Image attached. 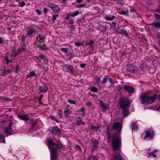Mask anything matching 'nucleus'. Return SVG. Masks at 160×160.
<instances>
[{
    "label": "nucleus",
    "mask_w": 160,
    "mask_h": 160,
    "mask_svg": "<svg viewBox=\"0 0 160 160\" xmlns=\"http://www.w3.org/2000/svg\"><path fill=\"white\" fill-rule=\"evenodd\" d=\"M64 113L65 114V117H67V116L66 115H68L70 114V110L68 109V108H67L66 109L65 108V110L64 111Z\"/></svg>",
    "instance_id": "nucleus-40"
},
{
    "label": "nucleus",
    "mask_w": 160,
    "mask_h": 160,
    "mask_svg": "<svg viewBox=\"0 0 160 160\" xmlns=\"http://www.w3.org/2000/svg\"><path fill=\"white\" fill-rule=\"evenodd\" d=\"M77 112L78 113L82 112V115L83 116H84L85 115V109L84 108H81V109L78 110L77 111Z\"/></svg>",
    "instance_id": "nucleus-32"
},
{
    "label": "nucleus",
    "mask_w": 160,
    "mask_h": 160,
    "mask_svg": "<svg viewBox=\"0 0 160 160\" xmlns=\"http://www.w3.org/2000/svg\"><path fill=\"white\" fill-rule=\"evenodd\" d=\"M124 90L127 92L129 95H131L134 92L135 89L133 87L128 85H124L123 86Z\"/></svg>",
    "instance_id": "nucleus-5"
},
{
    "label": "nucleus",
    "mask_w": 160,
    "mask_h": 160,
    "mask_svg": "<svg viewBox=\"0 0 160 160\" xmlns=\"http://www.w3.org/2000/svg\"><path fill=\"white\" fill-rule=\"evenodd\" d=\"M49 68L48 66L42 67V70L44 72H46L49 70Z\"/></svg>",
    "instance_id": "nucleus-46"
},
{
    "label": "nucleus",
    "mask_w": 160,
    "mask_h": 160,
    "mask_svg": "<svg viewBox=\"0 0 160 160\" xmlns=\"http://www.w3.org/2000/svg\"><path fill=\"white\" fill-rule=\"evenodd\" d=\"M91 158H92V160H98L99 158L96 155H92L90 157Z\"/></svg>",
    "instance_id": "nucleus-49"
},
{
    "label": "nucleus",
    "mask_w": 160,
    "mask_h": 160,
    "mask_svg": "<svg viewBox=\"0 0 160 160\" xmlns=\"http://www.w3.org/2000/svg\"><path fill=\"white\" fill-rule=\"evenodd\" d=\"M64 67L66 68L68 72H69L71 74H74V68L72 65L66 64L64 65Z\"/></svg>",
    "instance_id": "nucleus-15"
},
{
    "label": "nucleus",
    "mask_w": 160,
    "mask_h": 160,
    "mask_svg": "<svg viewBox=\"0 0 160 160\" xmlns=\"http://www.w3.org/2000/svg\"><path fill=\"white\" fill-rule=\"evenodd\" d=\"M38 90L40 93L43 92L45 93L48 92V88L46 85H43V86H40L39 87Z\"/></svg>",
    "instance_id": "nucleus-17"
},
{
    "label": "nucleus",
    "mask_w": 160,
    "mask_h": 160,
    "mask_svg": "<svg viewBox=\"0 0 160 160\" xmlns=\"http://www.w3.org/2000/svg\"><path fill=\"white\" fill-rule=\"evenodd\" d=\"M126 72L127 73L130 72L133 74H137L138 72V68L135 65L129 64L127 66Z\"/></svg>",
    "instance_id": "nucleus-3"
},
{
    "label": "nucleus",
    "mask_w": 160,
    "mask_h": 160,
    "mask_svg": "<svg viewBox=\"0 0 160 160\" xmlns=\"http://www.w3.org/2000/svg\"><path fill=\"white\" fill-rule=\"evenodd\" d=\"M99 144V141L98 140H95L92 141V147L91 148V151L94 152L98 148Z\"/></svg>",
    "instance_id": "nucleus-14"
},
{
    "label": "nucleus",
    "mask_w": 160,
    "mask_h": 160,
    "mask_svg": "<svg viewBox=\"0 0 160 160\" xmlns=\"http://www.w3.org/2000/svg\"><path fill=\"white\" fill-rule=\"evenodd\" d=\"M68 102L71 104H72L73 105H75L76 104V102L70 99H69L68 100Z\"/></svg>",
    "instance_id": "nucleus-54"
},
{
    "label": "nucleus",
    "mask_w": 160,
    "mask_h": 160,
    "mask_svg": "<svg viewBox=\"0 0 160 160\" xmlns=\"http://www.w3.org/2000/svg\"><path fill=\"white\" fill-rule=\"evenodd\" d=\"M14 122H10L8 124V126L4 128V132L7 134H10L12 132V127L14 126Z\"/></svg>",
    "instance_id": "nucleus-11"
},
{
    "label": "nucleus",
    "mask_w": 160,
    "mask_h": 160,
    "mask_svg": "<svg viewBox=\"0 0 160 160\" xmlns=\"http://www.w3.org/2000/svg\"><path fill=\"white\" fill-rule=\"evenodd\" d=\"M48 6L54 12H58L60 10V8L58 5L53 3H49Z\"/></svg>",
    "instance_id": "nucleus-12"
},
{
    "label": "nucleus",
    "mask_w": 160,
    "mask_h": 160,
    "mask_svg": "<svg viewBox=\"0 0 160 160\" xmlns=\"http://www.w3.org/2000/svg\"><path fill=\"white\" fill-rule=\"evenodd\" d=\"M125 108H121L122 111V114L123 115V118H125L126 117L128 116L129 113L130 112L129 111L128 109Z\"/></svg>",
    "instance_id": "nucleus-21"
},
{
    "label": "nucleus",
    "mask_w": 160,
    "mask_h": 160,
    "mask_svg": "<svg viewBox=\"0 0 160 160\" xmlns=\"http://www.w3.org/2000/svg\"><path fill=\"white\" fill-rule=\"evenodd\" d=\"M158 97L160 101V94L158 95L154 94L153 96H149L148 93L145 92L140 96L139 98L141 104L147 105L155 102Z\"/></svg>",
    "instance_id": "nucleus-2"
},
{
    "label": "nucleus",
    "mask_w": 160,
    "mask_h": 160,
    "mask_svg": "<svg viewBox=\"0 0 160 160\" xmlns=\"http://www.w3.org/2000/svg\"><path fill=\"white\" fill-rule=\"evenodd\" d=\"M75 45L77 47H80L83 46V44L81 42H75Z\"/></svg>",
    "instance_id": "nucleus-52"
},
{
    "label": "nucleus",
    "mask_w": 160,
    "mask_h": 160,
    "mask_svg": "<svg viewBox=\"0 0 160 160\" xmlns=\"http://www.w3.org/2000/svg\"><path fill=\"white\" fill-rule=\"evenodd\" d=\"M130 11L132 13H136V10L135 8L133 7L132 6H131L130 7Z\"/></svg>",
    "instance_id": "nucleus-44"
},
{
    "label": "nucleus",
    "mask_w": 160,
    "mask_h": 160,
    "mask_svg": "<svg viewBox=\"0 0 160 160\" xmlns=\"http://www.w3.org/2000/svg\"><path fill=\"white\" fill-rule=\"evenodd\" d=\"M99 101L101 103V104L99 105V106L102 108V111L103 112H106V110L108 108V106L106 104L103 102L102 100H100Z\"/></svg>",
    "instance_id": "nucleus-22"
},
{
    "label": "nucleus",
    "mask_w": 160,
    "mask_h": 160,
    "mask_svg": "<svg viewBox=\"0 0 160 160\" xmlns=\"http://www.w3.org/2000/svg\"><path fill=\"white\" fill-rule=\"evenodd\" d=\"M155 19L158 20H160V15L157 13H154V15ZM150 25L154 26L156 28H160V22H154L152 23Z\"/></svg>",
    "instance_id": "nucleus-10"
},
{
    "label": "nucleus",
    "mask_w": 160,
    "mask_h": 160,
    "mask_svg": "<svg viewBox=\"0 0 160 160\" xmlns=\"http://www.w3.org/2000/svg\"><path fill=\"white\" fill-rule=\"evenodd\" d=\"M58 150V149L57 147H52L51 148V154H57Z\"/></svg>",
    "instance_id": "nucleus-29"
},
{
    "label": "nucleus",
    "mask_w": 160,
    "mask_h": 160,
    "mask_svg": "<svg viewBox=\"0 0 160 160\" xmlns=\"http://www.w3.org/2000/svg\"><path fill=\"white\" fill-rule=\"evenodd\" d=\"M146 134L145 137L143 138L144 139H146V138H150V139L153 138L154 136V132L153 131L150 130H148L145 131Z\"/></svg>",
    "instance_id": "nucleus-13"
},
{
    "label": "nucleus",
    "mask_w": 160,
    "mask_h": 160,
    "mask_svg": "<svg viewBox=\"0 0 160 160\" xmlns=\"http://www.w3.org/2000/svg\"><path fill=\"white\" fill-rule=\"evenodd\" d=\"M58 17V15H53L52 17V21L53 22H54L56 19L57 17Z\"/></svg>",
    "instance_id": "nucleus-50"
},
{
    "label": "nucleus",
    "mask_w": 160,
    "mask_h": 160,
    "mask_svg": "<svg viewBox=\"0 0 160 160\" xmlns=\"http://www.w3.org/2000/svg\"><path fill=\"white\" fill-rule=\"evenodd\" d=\"M96 80V83L97 84H99L100 82V79H101V76H100L99 77L97 78V77L96 76V78H95Z\"/></svg>",
    "instance_id": "nucleus-47"
},
{
    "label": "nucleus",
    "mask_w": 160,
    "mask_h": 160,
    "mask_svg": "<svg viewBox=\"0 0 160 160\" xmlns=\"http://www.w3.org/2000/svg\"><path fill=\"white\" fill-rule=\"evenodd\" d=\"M33 77H36L37 75L34 71H32L27 75L26 76V78L27 79L29 78H30Z\"/></svg>",
    "instance_id": "nucleus-25"
},
{
    "label": "nucleus",
    "mask_w": 160,
    "mask_h": 160,
    "mask_svg": "<svg viewBox=\"0 0 160 160\" xmlns=\"http://www.w3.org/2000/svg\"><path fill=\"white\" fill-rule=\"evenodd\" d=\"M117 32L120 34H124L126 37L129 38V34L125 29L121 28L117 31Z\"/></svg>",
    "instance_id": "nucleus-20"
},
{
    "label": "nucleus",
    "mask_w": 160,
    "mask_h": 160,
    "mask_svg": "<svg viewBox=\"0 0 160 160\" xmlns=\"http://www.w3.org/2000/svg\"><path fill=\"white\" fill-rule=\"evenodd\" d=\"M86 65L85 63H82L80 65V66L82 68H84L86 66Z\"/></svg>",
    "instance_id": "nucleus-64"
},
{
    "label": "nucleus",
    "mask_w": 160,
    "mask_h": 160,
    "mask_svg": "<svg viewBox=\"0 0 160 160\" xmlns=\"http://www.w3.org/2000/svg\"><path fill=\"white\" fill-rule=\"evenodd\" d=\"M49 118L52 120L54 121L57 122L58 123L60 122L57 119L55 118L52 116H50L49 117Z\"/></svg>",
    "instance_id": "nucleus-45"
},
{
    "label": "nucleus",
    "mask_w": 160,
    "mask_h": 160,
    "mask_svg": "<svg viewBox=\"0 0 160 160\" xmlns=\"http://www.w3.org/2000/svg\"><path fill=\"white\" fill-rule=\"evenodd\" d=\"M18 117L20 119L26 122L29 120V116L27 114H24L22 115H19L18 116Z\"/></svg>",
    "instance_id": "nucleus-19"
},
{
    "label": "nucleus",
    "mask_w": 160,
    "mask_h": 160,
    "mask_svg": "<svg viewBox=\"0 0 160 160\" xmlns=\"http://www.w3.org/2000/svg\"><path fill=\"white\" fill-rule=\"evenodd\" d=\"M5 142V139L4 135L2 134H0V142Z\"/></svg>",
    "instance_id": "nucleus-37"
},
{
    "label": "nucleus",
    "mask_w": 160,
    "mask_h": 160,
    "mask_svg": "<svg viewBox=\"0 0 160 160\" xmlns=\"http://www.w3.org/2000/svg\"><path fill=\"white\" fill-rule=\"evenodd\" d=\"M116 17L114 15H112L111 16H110L108 15H106L105 17V19L106 20H108V21H111L113 20Z\"/></svg>",
    "instance_id": "nucleus-27"
},
{
    "label": "nucleus",
    "mask_w": 160,
    "mask_h": 160,
    "mask_svg": "<svg viewBox=\"0 0 160 160\" xmlns=\"http://www.w3.org/2000/svg\"><path fill=\"white\" fill-rule=\"evenodd\" d=\"M19 68L20 67L19 65L18 64H16L15 67V73L16 74H17L18 73Z\"/></svg>",
    "instance_id": "nucleus-42"
},
{
    "label": "nucleus",
    "mask_w": 160,
    "mask_h": 160,
    "mask_svg": "<svg viewBox=\"0 0 160 160\" xmlns=\"http://www.w3.org/2000/svg\"><path fill=\"white\" fill-rule=\"evenodd\" d=\"M27 37V36H26V35H23L22 36V38L21 39V42L26 43L25 39H26V38Z\"/></svg>",
    "instance_id": "nucleus-39"
},
{
    "label": "nucleus",
    "mask_w": 160,
    "mask_h": 160,
    "mask_svg": "<svg viewBox=\"0 0 160 160\" xmlns=\"http://www.w3.org/2000/svg\"><path fill=\"white\" fill-rule=\"evenodd\" d=\"M79 14V12L78 11H76L75 12L71 13H68L66 17H65V19L67 20H69L71 17H74L77 15H78Z\"/></svg>",
    "instance_id": "nucleus-16"
},
{
    "label": "nucleus",
    "mask_w": 160,
    "mask_h": 160,
    "mask_svg": "<svg viewBox=\"0 0 160 160\" xmlns=\"http://www.w3.org/2000/svg\"><path fill=\"white\" fill-rule=\"evenodd\" d=\"M90 90L92 92H97L98 91V88L94 86L92 87Z\"/></svg>",
    "instance_id": "nucleus-35"
},
{
    "label": "nucleus",
    "mask_w": 160,
    "mask_h": 160,
    "mask_svg": "<svg viewBox=\"0 0 160 160\" xmlns=\"http://www.w3.org/2000/svg\"><path fill=\"white\" fill-rule=\"evenodd\" d=\"M57 114L59 115V118H62V111L61 109L58 110V112L57 113Z\"/></svg>",
    "instance_id": "nucleus-36"
},
{
    "label": "nucleus",
    "mask_w": 160,
    "mask_h": 160,
    "mask_svg": "<svg viewBox=\"0 0 160 160\" xmlns=\"http://www.w3.org/2000/svg\"><path fill=\"white\" fill-rule=\"evenodd\" d=\"M43 12L45 14H46L48 12V9L46 8H43Z\"/></svg>",
    "instance_id": "nucleus-63"
},
{
    "label": "nucleus",
    "mask_w": 160,
    "mask_h": 160,
    "mask_svg": "<svg viewBox=\"0 0 160 160\" xmlns=\"http://www.w3.org/2000/svg\"><path fill=\"white\" fill-rule=\"evenodd\" d=\"M109 126H108L107 132V142L111 141L113 150L114 151H118L120 149L122 146V141L119 138L118 135L115 133L113 134L109 132L108 129Z\"/></svg>",
    "instance_id": "nucleus-1"
},
{
    "label": "nucleus",
    "mask_w": 160,
    "mask_h": 160,
    "mask_svg": "<svg viewBox=\"0 0 160 160\" xmlns=\"http://www.w3.org/2000/svg\"><path fill=\"white\" fill-rule=\"evenodd\" d=\"M51 160H57V154H51Z\"/></svg>",
    "instance_id": "nucleus-31"
},
{
    "label": "nucleus",
    "mask_w": 160,
    "mask_h": 160,
    "mask_svg": "<svg viewBox=\"0 0 160 160\" xmlns=\"http://www.w3.org/2000/svg\"><path fill=\"white\" fill-rule=\"evenodd\" d=\"M87 5L86 4H84L82 5H79L77 6V8H82L84 7Z\"/></svg>",
    "instance_id": "nucleus-60"
},
{
    "label": "nucleus",
    "mask_w": 160,
    "mask_h": 160,
    "mask_svg": "<svg viewBox=\"0 0 160 160\" xmlns=\"http://www.w3.org/2000/svg\"><path fill=\"white\" fill-rule=\"evenodd\" d=\"M47 140L48 143L49 145L53 146L55 145V143L53 142V140L49 138H47Z\"/></svg>",
    "instance_id": "nucleus-28"
},
{
    "label": "nucleus",
    "mask_w": 160,
    "mask_h": 160,
    "mask_svg": "<svg viewBox=\"0 0 160 160\" xmlns=\"http://www.w3.org/2000/svg\"><path fill=\"white\" fill-rule=\"evenodd\" d=\"M27 30H28L26 35L27 36L32 37L36 32V30L31 26L28 27Z\"/></svg>",
    "instance_id": "nucleus-7"
},
{
    "label": "nucleus",
    "mask_w": 160,
    "mask_h": 160,
    "mask_svg": "<svg viewBox=\"0 0 160 160\" xmlns=\"http://www.w3.org/2000/svg\"><path fill=\"white\" fill-rule=\"evenodd\" d=\"M120 14H121V15H125L126 16H128V14L126 12L124 11H122L121 12H120Z\"/></svg>",
    "instance_id": "nucleus-61"
},
{
    "label": "nucleus",
    "mask_w": 160,
    "mask_h": 160,
    "mask_svg": "<svg viewBox=\"0 0 160 160\" xmlns=\"http://www.w3.org/2000/svg\"><path fill=\"white\" fill-rule=\"evenodd\" d=\"M90 128L91 129L93 130L94 131H97L98 130L99 127L98 126H95V125H92L91 126V127H90Z\"/></svg>",
    "instance_id": "nucleus-34"
},
{
    "label": "nucleus",
    "mask_w": 160,
    "mask_h": 160,
    "mask_svg": "<svg viewBox=\"0 0 160 160\" xmlns=\"http://www.w3.org/2000/svg\"><path fill=\"white\" fill-rule=\"evenodd\" d=\"M76 124L78 125H84L85 124V122L82 121V119L80 117H78L77 119Z\"/></svg>",
    "instance_id": "nucleus-24"
},
{
    "label": "nucleus",
    "mask_w": 160,
    "mask_h": 160,
    "mask_svg": "<svg viewBox=\"0 0 160 160\" xmlns=\"http://www.w3.org/2000/svg\"><path fill=\"white\" fill-rule=\"evenodd\" d=\"M56 146H57L58 149H61L63 146L62 145L59 141L57 142Z\"/></svg>",
    "instance_id": "nucleus-41"
},
{
    "label": "nucleus",
    "mask_w": 160,
    "mask_h": 160,
    "mask_svg": "<svg viewBox=\"0 0 160 160\" xmlns=\"http://www.w3.org/2000/svg\"><path fill=\"white\" fill-rule=\"evenodd\" d=\"M76 148L78 149L80 152H82V149L81 147L78 145H76Z\"/></svg>",
    "instance_id": "nucleus-59"
},
{
    "label": "nucleus",
    "mask_w": 160,
    "mask_h": 160,
    "mask_svg": "<svg viewBox=\"0 0 160 160\" xmlns=\"http://www.w3.org/2000/svg\"><path fill=\"white\" fill-rule=\"evenodd\" d=\"M20 47L24 48H26V43L20 42Z\"/></svg>",
    "instance_id": "nucleus-51"
},
{
    "label": "nucleus",
    "mask_w": 160,
    "mask_h": 160,
    "mask_svg": "<svg viewBox=\"0 0 160 160\" xmlns=\"http://www.w3.org/2000/svg\"><path fill=\"white\" fill-rule=\"evenodd\" d=\"M26 48H23L20 47V48L17 49V51L19 54L20 52L24 51L26 50Z\"/></svg>",
    "instance_id": "nucleus-43"
},
{
    "label": "nucleus",
    "mask_w": 160,
    "mask_h": 160,
    "mask_svg": "<svg viewBox=\"0 0 160 160\" xmlns=\"http://www.w3.org/2000/svg\"><path fill=\"white\" fill-rule=\"evenodd\" d=\"M25 5V3L24 2H22L21 4L19 5L21 7H22Z\"/></svg>",
    "instance_id": "nucleus-62"
},
{
    "label": "nucleus",
    "mask_w": 160,
    "mask_h": 160,
    "mask_svg": "<svg viewBox=\"0 0 160 160\" xmlns=\"http://www.w3.org/2000/svg\"><path fill=\"white\" fill-rule=\"evenodd\" d=\"M11 72V71L10 69H6L5 67H4V70L2 72L1 75L3 77H5L8 74L10 73Z\"/></svg>",
    "instance_id": "nucleus-23"
},
{
    "label": "nucleus",
    "mask_w": 160,
    "mask_h": 160,
    "mask_svg": "<svg viewBox=\"0 0 160 160\" xmlns=\"http://www.w3.org/2000/svg\"><path fill=\"white\" fill-rule=\"evenodd\" d=\"M68 23L70 24H74V21L73 19H71L69 20Z\"/></svg>",
    "instance_id": "nucleus-53"
},
{
    "label": "nucleus",
    "mask_w": 160,
    "mask_h": 160,
    "mask_svg": "<svg viewBox=\"0 0 160 160\" xmlns=\"http://www.w3.org/2000/svg\"><path fill=\"white\" fill-rule=\"evenodd\" d=\"M129 99L128 98L125 97L122 99L120 101L121 108H125L129 107L131 103L129 102Z\"/></svg>",
    "instance_id": "nucleus-4"
},
{
    "label": "nucleus",
    "mask_w": 160,
    "mask_h": 160,
    "mask_svg": "<svg viewBox=\"0 0 160 160\" xmlns=\"http://www.w3.org/2000/svg\"><path fill=\"white\" fill-rule=\"evenodd\" d=\"M112 127L113 130H116L117 132H119L121 130L122 126L120 122H116L113 124Z\"/></svg>",
    "instance_id": "nucleus-9"
},
{
    "label": "nucleus",
    "mask_w": 160,
    "mask_h": 160,
    "mask_svg": "<svg viewBox=\"0 0 160 160\" xmlns=\"http://www.w3.org/2000/svg\"><path fill=\"white\" fill-rule=\"evenodd\" d=\"M45 38L42 34H39L38 37L36 38V41H38L40 45L45 42Z\"/></svg>",
    "instance_id": "nucleus-18"
},
{
    "label": "nucleus",
    "mask_w": 160,
    "mask_h": 160,
    "mask_svg": "<svg viewBox=\"0 0 160 160\" xmlns=\"http://www.w3.org/2000/svg\"><path fill=\"white\" fill-rule=\"evenodd\" d=\"M19 54L18 53V52L16 51V52H15L14 53H12L11 55V57H16Z\"/></svg>",
    "instance_id": "nucleus-55"
},
{
    "label": "nucleus",
    "mask_w": 160,
    "mask_h": 160,
    "mask_svg": "<svg viewBox=\"0 0 160 160\" xmlns=\"http://www.w3.org/2000/svg\"><path fill=\"white\" fill-rule=\"evenodd\" d=\"M95 42L93 40H90L89 42H87L85 43L86 46H90L91 47H92L93 45Z\"/></svg>",
    "instance_id": "nucleus-30"
},
{
    "label": "nucleus",
    "mask_w": 160,
    "mask_h": 160,
    "mask_svg": "<svg viewBox=\"0 0 160 160\" xmlns=\"http://www.w3.org/2000/svg\"><path fill=\"white\" fill-rule=\"evenodd\" d=\"M114 160H122L121 154L119 153H116L114 155Z\"/></svg>",
    "instance_id": "nucleus-26"
},
{
    "label": "nucleus",
    "mask_w": 160,
    "mask_h": 160,
    "mask_svg": "<svg viewBox=\"0 0 160 160\" xmlns=\"http://www.w3.org/2000/svg\"><path fill=\"white\" fill-rule=\"evenodd\" d=\"M61 51L65 52L66 53H67L68 52V48H62L60 49Z\"/></svg>",
    "instance_id": "nucleus-38"
},
{
    "label": "nucleus",
    "mask_w": 160,
    "mask_h": 160,
    "mask_svg": "<svg viewBox=\"0 0 160 160\" xmlns=\"http://www.w3.org/2000/svg\"><path fill=\"white\" fill-rule=\"evenodd\" d=\"M108 80L111 84L110 86V87L114 84V80L110 77L108 75H106L104 77L101 83L103 84H104L107 82Z\"/></svg>",
    "instance_id": "nucleus-6"
},
{
    "label": "nucleus",
    "mask_w": 160,
    "mask_h": 160,
    "mask_svg": "<svg viewBox=\"0 0 160 160\" xmlns=\"http://www.w3.org/2000/svg\"><path fill=\"white\" fill-rule=\"evenodd\" d=\"M50 132L53 136H56L61 133V131L58 126H53L52 127Z\"/></svg>",
    "instance_id": "nucleus-8"
},
{
    "label": "nucleus",
    "mask_w": 160,
    "mask_h": 160,
    "mask_svg": "<svg viewBox=\"0 0 160 160\" xmlns=\"http://www.w3.org/2000/svg\"><path fill=\"white\" fill-rule=\"evenodd\" d=\"M131 128L132 130H137L138 127L136 125V123L134 122H132L131 124Z\"/></svg>",
    "instance_id": "nucleus-33"
},
{
    "label": "nucleus",
    "mask_w": 160,
    "mask_h": 160,
    "mask_svg": "<svg viewBox=\"0 0 160 160\" xmlns=\"http://www.w3.org/2000/svg\"><path fill=\"white\" fill-rule=\"evenodd\" d=\"M43 96L42 95H40V96L39 97V98H38L37 99L38 100V101L39 102L41 103V104H42V103H41V101H42V98Z\"/></svg>",
    "instance_id": "nucleus-57"
},
{
    "label": "nucleus",
    "mask_w": 160,
    "mask_h": 160,
    "mask_svg": "<svg viewBox=\"0 0 160 160\" xmlns=\"http://www.w3.org/2000/svg\"><path fill=\"white\" fill-rule=\"evenodd\" d=\"M4 59L5 60L6 64L7 65H8L9 62V60L8 59V58L7 56H5L4 57Z\"/></svg>",
    "instance_id": "nucleus-48"
},
{
    "label": "nucleus",
    "mask_w": 160,
    "mask_h": 160,
    "mask_svg": "<svg viewBox=\"0 0 160 160\" xmlns=\"http://www.w3.org/2000/svg\"><path fill=\"white\" fill-rule=\"evenodd\" d=\"M35 12L37 13V15L39 16L41 14V12L39 9H36Z\"/></svg>",
    "instance_id": "nucleus-56"
},
{
    "label": "nucleus",
    "mask_w": 160,
    "mask_h": 160,
    "mask_svg": "<svg viewBox=\"0 0 160 160\" xmlns=\"http://www.w3.org/2000/svg\"><path fill=\"white\" fill-rule=\"evenodd\" d=\"M38 58L40 59H44L45 57V56L42 54H40L38 56Z\"/></svg>",
    "instance_id": "nucleus-58"
}]
</instances>
